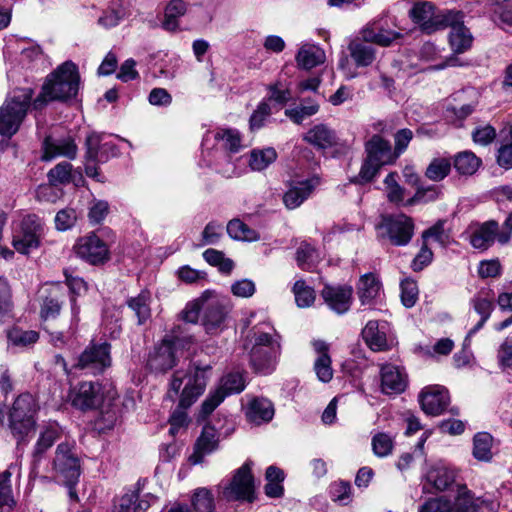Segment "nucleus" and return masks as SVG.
<instances>
[{"mask_svg": "<svg viewBox=\"0 0 512 512\" xmlns=\"http://www.w3.org/2000/svg\"><path fill=\"white\" fill-rule=\"evenodd\" d=\"M383 183L385 195L390 203L396 206H407L406 190L399 184L396 172L389 173Z\"/></svg>", "mask_w": 512, "mask_h": 512, "instance_id": "41", "label": "nucleus"}, {"mask_svg": "<svg viewBox=\"0 0 512 512\" xmlns=\"http://www.w3.org/2000/svg\"><path fill=\"white\" fill-rule=\"evenodd\" d=\"M379 236L394 246H406L414 235V221L404 213L384 215L377 225Z\"/></svg>", "mask_w": 512, "mask_h": 512, "instance_id": "11", "label": "nucleus"}, {"mask_svg": "<svg viewBox=\"0 0 512 512\" xmlns=\"http://www.w3.org/2000/svg\"><path fill=\"white\" fill-rule=\"evenodd\" d=\"M12 309V294L8 280L0 276V322L11 317Z\"/></svg>", "mask_w": 512, "mask_h": 512, "instance_id": "62", "label": "nucleus"}, {"mask_svg": "<svg viewBox=\"0 0 512 512\" xmlns=\"http://www.w3.org/2000/svg\"><path fill=\"white\" fill-rule=\"evenodd\" d=\"M408 386V375L401 366L391 363L380 368V391L387 396L403 393Z\"/></svg>", "mask_w": 512, "mask_h": 512, "instance_id": "21", "label": "nucleus"}, {"mask_svg": "<svg viewBox=\"0 0 512 512\" xmlns=\"http://www.w3.org/2000/svg\"><path fill=\"white\" fill-rule=\"evenodd\" d=\"M312 346L318 354L314 362V370L317 378L324 383L329 382L333 377L331 357L329 355V344L323 340H314Z\"/></svg>", "mask_w": 512, "mask_h": 512, "instance_id": "35", "label": "nucleus"}, {"mask_svg": "<svg viewBox=\"0 0 512 512\" xmlns=\"http://www.w3.org/2000/svg\"><path fill=\"white\" fill-rule=\"evenodd\" d=\"M33 90L21 88L14 90L0 107V135L11 138L24 121L29 108L33 107Z\"/></svg>", "mask_w": 512, "mask_h": 512, "instance_id": "5", "label": "nucleus"}, {"mask_svg": "<svg viewBox=\"0 0 512 512\" xmlns=\"http://www.w3.org/2000/svg\"><path fill=\"white\" fill-rule=\"evenodd\" d=\"M245 414L249 422L260 425L272 420L274 406L267 398L254 397L248 402Z\"/></svg>", "mask_w": 512, "mask_h": 512, "instance_id": "34", "label": "nucleus"}, {"mask_svg": "<svg viewBox=\"0 0 512 512\" xmlns=\"http://www.w3.org/2000/svg\"><path fill=\"white\" fill-rule=\"evenodd\" d=\"M181 332V325L176 326L171 337L163 339L155 347L147 361V365L152 371L165 372L171 369L175 365L177 348L193 342L192 336H181Z\"/></svg>", "mask_w": 512, "mask_h": 512, "instance_id": "9", "label": "nucleus"}, {"mask_svg": "<svg viewBox=\"0 0 512 512\" xmlns=\"http://www.w3.org/2000/svg\"><path fill=\"white\" fill-rule=\"evenodd\" d=\"M79 74L76 65L67 61L50 73L42 85L40 94L33 100V109L42 110L52 101H68L79 89Z\"/></svg>", "mask_w": 512, "mask_h": 512, "instance_id": "3", "label": "nucleus"}, {"mask_svg": "<svg viewBox=\"0 0 512 512\" xmlns=\"http://www.w3.org/2000/svg\"><path fill=\"white\" fill-rule=\"evenodd\" d=\"M277 159V153L274 148L267 147L263 149H253L250 152L249 159L247 160L251 170L262 171L265 170Z\"/></svg>", "mask_w": 512, "mask_h": 512, "instance_id": "47", "label": "nucleus"}, {"mask_svg": "<svg viewBox=\"0 0 512 512\" xmlns=\"http://www.w3.org/2000/svg\"><path fill=\"white\" fill-rule=\"evenodd\" d=\"M76 255L92 265L103 264L110 258L108 244L95 232L78 239L74 245Z\"/></svg>", "mask_w": 512, "mask_h": 512, "instance_id": "17", "label": "nucleus"}, {"mask_svg": "<svg viewBox=\"0 0 512 512\" xmlns=\"http://www.w3.org/2000/svg\"><path fill=\"white\" fill-rule=\"evenodd\" d=\"M228 235L235 240L256 241L259 234L239 219L230 220L226 227Z\"/></svg>", "mask_w": 512, "mask_h": 512, "instance_id": "51", "label": "nucleus"}, {"mask_svg": "<svg viewBox=\"0 0 512 512\" xmlns=\"http://www.w3.org/2000/svg\"><path fill=\"white\" fill-rule=\"evenodd\" d=\"M374 45L372 41L365 39V35H361L360 31L349 41V56L357 68L369 67L376 61L378 51Z\"/></svg>", "mask_w": 512, "mask_h": 512, "instance_id": "25", "label": "nucleus"}, {"mask_svg": "<svg viewBox=\"0 0 512 512\" xmlns=\"http://www.w3.org/2000/svg\"><path fill=\"white\" fill-rule=\"evenodd\" d=\"M36 410V401L30 393L21 394L14 401L9 420L11 431L18 442L32 430Z\"/></svg>", "mask_w": 512, "mask_h": 512, "instance_id": "12", "label": "nucleus"}, {"mask_svg": "<svg viewBox=\"0 0 512 512\" xmlns=\"http://www.w3.org/2000/svg\"><path fill=\"white\" fill-rule=\"evenodd\" d=\"M501 146L498 149L497 162L505 169L512 168V123L504 126L499 133Z\"/></svg>", "mask_w": 512, "mask_h": 512, "instance_id": "42", "label": "nucleus"}, {"mask_svg": "<svg viewBox=\"0 0 512 512\" xmlns=\"http://www.w3.org/2000/svg\"><path fill=\"white\" fill-rule=\"evenodd\" d=\"M187 4L184 0H171L165 9L163 28L167 31H176L179 27L178 19L185 15Z\"/></svg>", "mask_w": 512, "mask_h": 512, "instance_id": "45", "label": "nucleus"}, {"mask_svg": "<svg viewBox=\"0 0 512 512\" xmlns=\"http://www.w3.org/2000/svg\"><path fill=\"white\" fill-rule=\"evenodd\" d=\"M109 213V204L105 200L93 198L88 206V221L91 225L101 224Z\"/></svg>", "mask_w": 512, "mask_h": 512, "instance_id": "63", "label": "nucleus"}, {"mask_svg": "<svg viewBox=\"0 0 512 512\" xmlns=\"http://www.w3.org/2000/svg\"><path fill=\"white\" fill-rule=\"evenodd\" d=\"M413 22L420 25L421 30L427 34L447 28V24L459 19V11L445 10L439 13L429 2H417L409 12Z\"/></svg>", "mask_w": 512, "mask_h": 512, "instance_id": "10", "label": "nucleus"}, {"mask_svg": "<svg viewBox=\"0 0 512 512\" xmlns=\"http://www.w3.org/2000/svg\"><path fill=\"white\" fill-rule=\"evenodd\" d=\"M224 235V227L217 221H210L202 231L200 246L216 245Z\"/></svg>", "mask_w": 512, "mask_h": 512, "instance_id": "64", "label": "nucleus"}, {"mask_svg": "<svg viewBox=\"0 0 512 512\" xmlns=\"http://www.w3.org/2000/svg\"><path fill=\"white\" fill-rule=\"evenodd\" d=\"M471 304L475 312L480 316V319L475 324V326L469 330L467 338L473 336L477 331H479L483 327L485 322L489 319L493 309L492 300L487 297H483L481 294L475 296L471 300Z\"/></svg>", "mask_w": 512, "mask_h": 512, "instance_id": "44", "label": "nucleus"}, {"mask_svg": "<svg viewBox=\"0 0 512 512\" xmlns=\"http://www.w3.org/2000/svg\"><path fill=\"white\" fill-rule=\"evenodd\" d=\"M156 501L157 497L151 493L141 495L137 486L115 501L113 512H146Z\"/></svg>", "mask_w": 512, "mask_h": 512, "instance_id": "24", "label": "nucleus"}, {"mask_svg": "<svg viewBox=\"0 0 512 512\" xmlns=\"http://www.w3.org/2000/svg\"><path fill=\"white\" fill-rule=\"evenodd\" d=\"M499 224L495 220H489L477 225L470 235V244L475 249L486 250L497 240L499 242Z\"/></svg>", "mask_w": 512, "mask_h": 512, "instance_id": "31", "label": "nucleus"}, {"mask_svg": "<svg viewBox=\"0 0 512 512\" xmlns=\"http://www.w3.org/2000/svg\"><path fill=\"white\" fill-rule=\"evenodd\" d=\"M169 510H180L182 512H214V496L212 492L205 487L197 488L191 496L190 507L182 503H175Z\"/></svg>", "mask_w": 512, "mask_h": 512, "instance_id": "33", "label": "nucleus"}, {"mask_svg": "<svg viewBox=\"0 0 512 512\" xmlns=\"http://www.w3.org/2000/svg\"><path fill=\"white\" fill-rule=\"evenodd\" d=\"M453 164L459 174L472 175L478 170L481 160L471 151H463L455 156Z\"/></svg>", "mask_w": 512, "mask_h": 512, "instance_id": "49", "label": "nucleus"}, {"mask_svg": "<svg viewBox=\"0 0 512 512\" xmlns=\"http://www.w3.org/2000/svg\"><path fill=\"white\" fill-rule=\"evenodd\" d=\"M296 61L303 69H312L325 61V52L314 44H304L300 47Z\"/></svg>", "mask_w": 512, "mask_h": 512, "instance_id": "38", "label": "nucleus"}, {"mask_svg": "<svg viewBox=\"0 0 512 512\" xmlns=\"http://www.w3.org/2000/svg\"><path fill=\"white\" fill-rule=\"evenodd\" d=\"M419 402L426 414L440 415L449 403L448 390L440 385L425 387L419 395Z\"/></svg>", "mask_w": 512, "mask_h": 512, "instance_id": "27", "label": "nucleus"}, {"mask_svg": "<svg viewBox=\"0 0 512 512\" xmlns=\"http://www.w3.org/2000/svg\"><path fill=\"white\" fill-rule=\"evenodd\" d=\"M150 303L151 294L147 290L127 299L126 304L134 312L139 325L144 324L151 317Z\"/></svg>", "mask_w": 512, "mask_h": 512, "instance_id": "40", "label": "nucleus"}, {"mask_svg": "<svg viewBox=\"0 0 512 512\" xmlns=\"http://www.w3.org/2000/svg\"><path fill=\"white\" fill-rule=\"evenodd\" d=\"M493 437L486 432L478 433L473 440V456L479 461H490L492 458Z\"/></svg>", "mask_w": 512, "mask_h": 512, "instance_id": "52", "label": "nucleus"}, {"mask_svg": "<svg viewBox=\"0 0 512 512\" xmlns=\"http://www.w3.org/2000/svg\"><path fill=\"white\" fill-rule=\"evenodd\" d=\"M428 479L436 489L445 490L455 480V472L447 467H437L428 474Z\"/></svg>", "mask_w": 512, "mask_h": 512, "instance_id": "59", "label": "nucleus"}, {"mask_svg": "<svg viewBox=\"0 0 512 512\" xmlns=\"http://www.w3.org/2000/svg\"><path fill=\"white\" fill-rule=\"evenodd\" d=\"M269 96L265 99L268 103L273 101L276 105H278L277 110H279L282 106L287 104L291 98V90L286 83H283L281 80L276 81L273 84L268 86Z\"/></svg>", "mask_w": 512, "mask_h": 512, "instance_id": "56", "label": "nucleus"}, {"mask_svg": "<svg viewBox=\"0 0 512 512\" xmlns=\"http://www.w3.org/2000/svg\"><path fill=\"white\" fill-rule=\"evenodd\" d=\"M119 154L115 139L106 134L91 133L86 138V159L94 163H105Z\"/></svg>", "mask_w": 512, "mask_h": 512, "instance_id": "20", "label": "nucleus"}, {"mask_svg": "<svg viewBox=\"0 0 512 512\" xmlns=\"http://www.w3.org/2000/svg\"><path fill=\"white\" fill-rule=\"evenodd\" d=\"M357 295L361 306L375 308L382 302L384 296L379 278L373 273L361 276L357 284Z\"/></svg>", "mask_w": 512, "mask_h": 512, "instance_id": "26", "label": "nucleus"}, {"mask_svg": "<svg viewBox=\"0 0 512 512\" xmlns=\"http://www.w3.org/2000/svg\"><path fill=\"white\" fill-rule=\"evenodd\" d=\"M204 260L211 266H215L223 274H230L234 268V262L226 258L222 251L216 249H207L203 252Z\"/></svg>", "mask_w": 512, "mask_h": 512, "instance_id": "54", "label": "nucleus"}, {"mask_svg": "<svg viewBox=\"0 0 512 512\" xmlns=\"http://www.w3.org/2000/svg\"><path fill=\"white\" fill-rule=\"evenodd\" d=\"M20 61L27 68H37L45 63V56L38 44L31 43L22 49Z\"/></svg>", "mask_w": 512, "mask_h": 512, "instance_id": "58", "label": "nucleus"}, {"mask_svg": "<svg viewBox=\"0 0 512 512\" xmlns=\"http://www.w3.org/2000/svg\"><path fill=\"white\" fill-rule=\"evenodd\" d=\"M273 114V108L266 100H262L249 118V129L251 132L258 131L265 127Z\"/></svg>", "mask_w": 512, "mask_h": 512, "instance_id": "50", "label": "nucleus"}, {"mask_svg": "<svg viewBox=\"0 0 512 512\" xmlns=\"http://www.w3.org/2000/svg\"><path fill=\"white\" fill-rule=\"evenodd\" d=\"M451 28L449 42L455 53H463L470 48L472 44V35L463 25V14L459 11V19L454 23L447 24Z\"/></svg>", "mask_w": 512, "mask_h": 512, "instance_id": "37", "label": "nucleus"}, {"mask_svg": "<svg viewBox=\"0 0 512 512\" xmlns=\"http://www.w3.org/2000/svg\"><path fill=\"white\" fill-rule=\"evenodd\" d=\"M9 342L17 347H28L37 342L39 334L33 330H22L14 327L8 332Z\"/></svg>", "mask_w": 512, "mask_h": 512, "instance_id": "60", "label": "nucleus"}, {"mask_svg": "<svg viewBox=\"0 0 512 512\" xmlns=\"http://www.w3.org/2000/svg\"><path fill=\"white\" fill-rule=\"evenodd\" d=\"M211 375V366L198 363L189 364L187 370H176L167 392L171 401L179 396V408L169 418L170 425L180 429L187 423V414L184 409L190 407L201 396Z\"/></svg>", "mask_w": 512, "mask_h": 512, "instance_id": "1", "label": "nucleus"}, {"mask_svg": "<svg viewBox=\"0 0 512 512\" xmlns=\"http://www.w3.org/2000/svg\"><path fill=\"white\" fill-rule=\"evenodd\" d=\"M225 318L223 307L219 303H209L204 308L203 325L207 333H215Z\"/></svg>", "mask_w": 512, "mask_h": 512, "instance_id": "46", "label": "nucleus"}, {"mask_svg": "<svg viewBox=\"0 0 512 512\" xmlns=\"http://www.w3.org/2000/svg\"><path fill=\"white\" fill-rule=\"evenodd\" d=\"M48 181L56 185H66L74 181L73 166L67 161L58 163L47 173Z\"/></svg>", "mask_w": 512, "mask_h": 512, "instance_id": "53", "label": "nucleus"}, {"mask_svg": "<svg viewBox=\"0 0 512 512\" xmlns=\"http://www.w3.org/2000/svg\"><path fill=\"white\" fill-rule=\"evenodd\" d=\"M251 345L250 364L259 374H271L281 352L280 336L270 323L255 325L247 336L246 346Z\"/></svg>", "mask_w": 512, "mask_h": 512, "instance_id": "2", "label": "nucleus"}, {"mask_svg": "<svg viewBox=\"0 0 512 512\" xmlns=\"http://www.w3.org/2000/svg\"><path fill=\"white\" fill-rule=\"evenodd\" d=\"M53 470L64 485L68 487L70 497H77L74 487L78 483L81 466L80 459L75 452L74 441L61 442L57 446L53 460Z\"/></svg>", "mask_w": 512, "mask_h": 512, "instance_id": "8", "label": "nucleus"}, {"mask_svg": "<svg viewBox=\"0 0 512 512\" xmlns=\"http://www.w3.org/2000/svg\"><path fill=\"white\" fill-rule=\"evenodd\" d=\"M42 151L41 159L43 161H51L57 157L74 159L77 155V145L70 136L63 138L48 136L43 141Z\"/></svg>", "mask_w": 512, "mask_h": 512, "instance_id": "28", "label": "nucleus"}, {"mask_svg": "<svg viewBox=\"0 0 512 512\" xmlns=\"http://www.w3.org/2000/svg\"><path fill=\"white\" fill-rule=\"evenodd\" d=\"M17 464H11L9 467L0 474V507L13 509L16 501L13 495L11 477L14 472H18Z\"/></svg>", "mask_w": 512, "mask_h": 512, "instance_id": "39", "label": "nucleus"}, {"mask_svg": "<svg viewBox=\"0 0 512 512\" xmlns=\"http://www.w3.org/2000/svg\"><path fill=\"white\" fill-rule=\"evenodd\" d=\"M321 297L330 310L342 315L349 311L353 300V289L349 285L326 284Z\"/></svg>", "mask_w": 512, "mask_h": 512, "instance_id": "23", "label": "nucleus"}, {"mask_svg": "<svg viewBox=\"0 0 512 512\" xmlns=\"http://www.w3.org/2000/svg\"><path fill=\"white\" fill-rule=\"evenodd\" d=\"M71 404L81 411L94 410L104 400L103 386L98 382L84 381L70 392Z\"/></svg>", "mask_w": 512, "mask_h": 512, "instance_id": "19", "label": "nucleus"}, {"mask_svg": "<svg viewBox=\"0 0 512 512\" xmlns=\"http://www.w3.org/2000/svg\"><path fill=\"white\" fill-rule=\"evenodd\" d=\"M317 185L318 180L315 178L292 180L283 196L284 205L291 210L299 207L310 197Z\"/></svg>", "mask_w": 512, "mask_h": 512, "instance_id": "29", "label": "nucleus"}, {"mask_svg": "<svg viewBox=\"0 0 512 512\" xmlns=\"http://www.w3.org/2000/svg\"><path fill=\"white\" fill-rule=\"evenodd\" d=\"M218 443L219 435L217 430L210 425H205L195 443L194 452L189 457V461L193 465L202 463L206 455L211 454L218 448Z\"/></svg>", "mask_w": 512, "mask_h": 512, "instance_id": "30", "label": "nucleus"}, {"mask_svg": "<svg viewBox=\"0 0 512 512\" xmlns=\"http://www.w3.org/2000/svg\"><path fill=\"white\" fill-rule=\"evenodd\" d=\"M362 337L373 351H385L392 345L391 327L387 321H368L362 329Z\"/></svg>", "mask_w": 512, "mask_h": 512, "instance_id": "22", "label": "nucleus"}, {"mask_svg": "<svg viewBox=\"0 0 512 512\" xmlns=\"http://www.w3.org/2000/svg\"><path fill=\"white\" fill-rule=\"evenodd\" d=\"M62 434V429L58 424H50L46 429L40 434V437L36 443L34 450V463L39 461L42 454L49 449L56 440L60 439Z\"/></svg>", "mask_w": 512, "mask_h": 512, "instance_id": "43", "label": "nucleus"}, {"mask_svg": "<svg viewBox=\"0 0 512 512\" xmlns=\"http://www.w3.org/2000/svg\"><path fill=\"white\" fill-rule=\"evenodd\" d=\"M367 157L381 166L392 164L397 160L389 141L379 135H374L365 144Z\"/></svg>", "mask_w": 512, "mask_h": 512, "instance_id": "32", "label": "nucleus"}, {"mask_svg": "<svg viewBox=\"0 0 512 512\" xmlns=\"http://www.w3.org/2000/svg\"><path fill=\"white\" fill-rule=\"evenodd\" d=\"M110 350L107 342L92 343L79 355L74 367L88 374H100L111 365Z\"/></svg>", "mask_w": 512, "mask_h": 512, "instance_id": "15", "label": "nucleus"}, {"mask_svg": "<svg viewBox=\"0 0 512 512\" xmlns=\"http://www.w3.org/2000/svg\"><path fill=\"white\" fill-rule=\"evenodd\" d=\"M252 466L253 462L247 460L232 472L230 479L222 480L217 486L219 497L227 502H254L256 495Z\"/></svg>", "mask_w": 512, "mask_h": 512, "instance_id": "6", "label": "nucleus"}, {"mask_svg": "<svg viewBox=\"0 0 512 512\" xmlns=\"http://www.w3.org/2000/svg\"><path fill=\"white\" fill-rule=\"evenodd\" d=\"M304 140L318 149L332 148L339 142L336 132L325 124H318L309 129Z\"/></svg>", "mask_w": 512, "mask_h": 512, "instance_id": "36", "label": "nucleus"}, {"mask_svg": "<svg viewBox=\"0 0 512 512\" xmlns=\"http://www.w3.org/2000/svg\"><path fill=\"white\" fill-rule=\"evenodd\" d=\"M298 307H310L315 301V291L302 279L297 280L292 288Z\"/></svg>", "mask_w": 512, "mask_h": 512, "instance_id": "57", "label": "nucleus"}, {"mask_svg": "<svg viewBox=\"0 0 512 512\" xmlns=\"http://www.w3.org/2000/svg\"><path fill=\"white\" fill-rule=\"evenodd\" d=\"M392 26H396L394 21L389 20L388 15L384 14L367 23L360 32L361 35H365V39H369L375 45L389 47L402 37L401 32Z\"/></svg>", "mask_w": 512, "mask_h": 512, "instance_id": "16", "label": "nucleus"}, {"mask_svg": "<svg viewBox=\"0 0 512 512\" xmlns=\"http://www.w3.org/2000/svg\"><path fill=\"white\" fill-rule=\"evenodd\" d=\"M372 450L375 456L384 458L392 454L394 449V437L388 433L378 432L371 440Z\"/></svg>", "mask_w": 512, "mask_h": 512, "instance_id": "55", "label": "nucleus"}, {"mask_svg": "<svg viewBox=\"0 0 512 512\" xmlns=\"http://www.w3.org/2000/svg\"><path fill=\"white\" fill-rule=\"evenodd\" d=\"M451 170V162L446 158H435L428 165L425 175L432 181L443 180Z\"/></svg>", "mask_w": 512, "mask_h": 512, "instance_id": "61", "label": "nucleus"}, {"mask_svg": "<svg viewBox=\"0 0 512 512\" xmlns=\"http://www.w3.org/2000/svg\"><path fill=\"white\" fill-rule=\"evenodd\" d=\"M242 148V136L234 128L208 131L202 140V153H239Z\"/></svg>", "mask_w": 512, "mask_h": 512, "instance_id": "14", "label": "nucleus"}, {"mask_svg": "<svg viewBox=\"0 0 512 512\" xmlns=\"http://www.w3.org/2000/svg\"><path fill=\"white\" fill-rule=\"evenodd\" d=\"M238 153H202L207 165L225 178L241 176L246 170L247 160Z\"/></svg>", "mask_w": 512, "mask_h": 512, "instance_id": "18", "label": "nucleus"}, {"mask_svg": "<svg viewBox=\"0 0 512 512\" xmlns=\"http://www.w3.org/2000/svg\"><path fill=\"white\" fill-rule=\"evenodd\" d=\"M44 221L35 214L24 216L13 227L12 245L21 254L28 255L38 249L46 235Z\"/></svg>", "mask_w": 512, "mask_h": 512, "instance_id": "7", "label": "nucleus"}, {"mask_svg": "<svg viewBox=\"0 0 512 512\" xmlns=\"http://www.w3.org/2000/svg\"><path fill=\"white\" fill-rule=\"evenodd\" d=\"M246 382L240 372H230L224 375L219 386L209 393L201 405L200 417L205 419L209 416L223 401L232 394H238L245 389Z\"/></svg>", "mask_w": 512, "mask_h": 512, "instance_id": "13", "label": "nucleus"}, {"mask_svg": "<svg viewBox=\"0 0 512 512\" xmlns=\"http://www.w3.org/2000/svg\"><path fill=\"white\" fill-rule=\"evenodd\" d=\"M320 260L318 250L307 242H302L296 252L297 265L302 270L311 271Z\"/></svg>", "mask_w": 512, "mask_h": 512, "instance_id": "48", "label": "nucleus"}, {"mask_svg": "<svg viewBox=\"0 0 512 512\" xmlns=\"http://www.w3.org/2000/svg\"><path fill=\"white\" fill-rule=\"evenodd\" d=\"M499 502L490 495L475 498L471 491L461 488L455 501L439 497L426 501L418 512H498Z\"/></svg>", "mask_w": 512, "mask_h": 512, "instance_id": "4", "label": "nucleus"}]
</instances>
